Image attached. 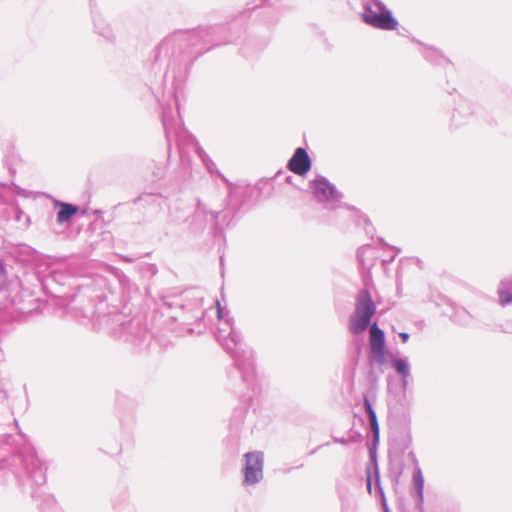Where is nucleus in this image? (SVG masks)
<instances>
[{
    "label": "nucleus",
    "instance_id": "nucleus-9",
    "mask_svg": "<svg viewBox=\"0 0 512 512\" xmlns=\"http://www.w3.org/2000/svg\"><path fill=\"white\" fill-rule=\"evenodd\" d=\"M394 368L396 371L401 374L404 378H406L409 374L408 365L402 359H396L394 361Z\"/></svg>",
    "mask_w": 512,
    "mask_h": 512
},
{
    "label": "nucleus",
    "instance_id": "nucleus-5",
    "mask_svg": "<svg viewBox=\"0 0 512 512\" xmlns=\"http://www.w3.org/2000/svg\"><path fill=\"white\" fill-rule=\"evenodd\" d=\"M288 169L300 176L305 175L311 169V160L304 148H297L288 162Z\"/></svg>",
    "mask_w": 512,
    "mask_h": 512
},
{
    "label": "nucleus",
    "instance_id": "nucleus-6",
    "mask_svg": "<svg viewBox=\"0 0 512 512\" xmlns=\"http://www.w3.org/2000/svg\"><path fill=\"white\" fill-rule=\"evenodd\" d=\"M313 195L320 201L328 200L333 195V188L325 179H316L311 182Z\"/></svg>",
    "mask_w": 512,
    "mask_h": 512
},
{
    "label": "nucleus",
    "instance_id": "nucleus-8",
    "mask_svg": "<svg viewBox=\"0 0 512 512\" xmlns=\"http://www.w3.org/2000/svg\"><path fill=\"white\" fill-rule=\"evenodd\" d=\"M413 482L419 497L422 499L424 490V478L420 469H418L413 475Z\"/></svg>",
    "mask_w": 512,
    "mask_h": 512
},
{
    "label": "nucleus",
    "instance_id": "nucleus-1",
    "mask_svg": "<svg viewBox=\"0 0 512 512\" xmlns=\"http://www.w3.org/2000/svg\"><path fill=\"white\" fill-rule=\"evenodd\" d=\"M375 305L367 291L359 294L356 310L349 321V328L353 334H360L370 324L372 316L375 314Z\"/></svg>",
    "mask_w": 512,
    "mask_h": 512
},
{
    "label": "nucleus",
    "instance_id": "nucleus-3",
    "mask_svg": "<svg viewBox=\"0 0 512 512\" xmlns=\"http://www.w3.org/2000/svg\"><path fill=\"white\" fill-rule=\"evenodd\" d=\"M363 20L368 25L382 30H395L398 26L397 21L393 18L390 11L378 13L373 10H368L363 14Z\"/></svg>",
    "mask_w": 512,
    "mask_h": 512
},
{
    "label": "nucleus",
    "instance_id": "nucleus-12",
    "mask_svg": "<svg viewBox=\"0 0 512 512\" xmlns=\"http://www.w3.org/2000/svg\"><path fill=\"white\" fill-rule=\"evenodd\" d=\"M364 406H365L366 412L368 414L374 412V410H373V408L371 406V403H370V401L367 398H365V400H364Z\"/></svg>",
    "mask_w": 512,
    "mask_h": 512
},
{
    "label": "nucleus",
    "instance_id": "nucleus-15",
    "mask_svg": "<svg viewBox=\"0 0 512 512\" xmlns=\"http://www.w3.org/2000/svg\"><path fill=\"white\" fill-rule=\"evenodd\" d=\"M217 312H218V317L221 318V304L219 301H217Z\"/></svg>",
    "mask_w": 512,
    "mask_h": 512
},
{
    "label": "nucleus",
    "instance_id": "nucleus-10",
    "mask_svg": "<svg viewBox=\"0 0 512 512\" xmlns=\"http://www.w3.org/2000/svg\"><path fill=\"white\" fill-rule=\"evenodd\" d=\"M499 297L502 304H507L512 301V296L507 291H500Z\"/></svg>",
    "mask_w": 512,
    "mask_h": 512
},
{
    "label": "nucleus",
    "instance_id": "nucleus-7",
    "mask_svg": "<svg viewBox=\"0 0 512 512\" xmlns=\"http://www.w3.org/2000/svg\"><path fill=\"white\" fill-rule=\"evenodd\" d=\"M57 205L60 207L57 213V221L59 223L67 222L78 213V208L72 204L59 202Z\"/></svg>",
    "mask_w": 512,
    "mask_h": 512
},
{
    "label": "nucleus",
    "instance_id": "nucleus-14",
    "mask_svg": "<svg viewBox=\"0 0 512 512\" xmlns=\"http://www.w3.org/2000/svg\"><path fill=\"white\" fill-rule=\"evenodd\" d=\"M370 422H375L377 420L375 411L368 414Z\"/></svg>",
    "mask_w": 512,
    "mask_h": 512
},
{
    "label": "nucleus",
    "instance_id": "nucleus-4",
    "mask_svg": "<svg viewBox=\"0 0 512 512\" xmlns=\"http://www.w3.org/2000/svg\"><path fill=\"white\" fill-rule=\"evenodd\" d=\"M369 344L372 356L379 362L385 361V335L374 323L370 328Z\"/></svg>",
    "mask_w": 512,
    "mask_h": 512
},
{
    "label": "nucleus",
    "instance_id": "nucleus-2",
    "mask_svg": "<svg viewBox=\"0 0 512 512\" xmlns=\"http://www.w3.org/2000/svg\"><path fill=\"white\" fill-rule=\"evenodd\" d=\"M245 483L255 484L263 477V454L261 452H250L245 454L244 467Z\"/></svg>",
    "mask_w": 512,
    "mask_h": 512
},
{
    "label": "nucleus",
    "instance_id": "nucleus-13",
    "mask_svg": "<svg viewBox=\"0 0 512 512\" xmlns=\"http://www.w3.org/2000/svg\"><path fill=\"white\" fill-rule=\"evenodd\" d=\"M399 336H400L402 342H404V343H406L409 339V334H407L405 332L400 333Z\"/></svg>",
    "mask_w": 512,
    "mask_h": 512
},
{
    "label": "nucleus",
    "instance_id": "nucleus-11",
    "mask_svg": "<svg viewBox=\"0 0 512 512\" xmlns=\"http://www.w3.org/2000/svg\"><path fill=\"white\" fill-rule=\"evenodd\" d=\"M370 425H371V429L374 434V438L377 439L379 436V425H378L377 420L375 422H370Z\"/></svg>",
    "mask_w": 512,
    "mask_h": 512
}]
</instances>
